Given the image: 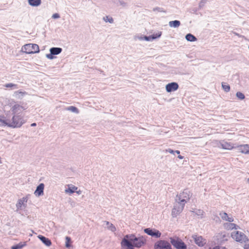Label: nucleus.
I'll use <instances>...</instances> for the list:
<instances>
[{
	"mask_svg": "<svg viewBox=\"0 0 249 249\" xmlns=\"http://www.w3.org/2000/svg\"><path fill=\"white\" fill-rule=\"evenodd\" d=\"M161 34H162V32H160V31L158 32V33H157L156 34H154L151 35L152 36V39H153V40H154V39H155L156 38H159L161 36Z\"/></svg>",
	"mask_w": 249,
	"mask_h": 249,
	"instance_id": "obj_31",
	"label": "nucleus"
},
{
	"mask_svg": "<svg viewBox=\"0 0 249 249\" xmlns=\"http://www.w3.org/2000/svg\"><path fill=\"white\" fill-rule=\"evenodd\" d=\"M171 244L176 249H187V245L179 237L170 238Z\"/></svg>",
	"mask_w": 249,
	"mask_h": 249,
	"instance_id": "obj_6",
	"label": "nucleus"
},
{
	"mask_svg": "<svg viewBox=\"0 0 249 249\" xmlns=\"http://www.w3.org/2000/svg\"><path fill=\"white\" fill-rule=\"evenodd\" d=\"M21 51L26 54H33L39 53V49L36 44H27L22 47Z\"/></svg>",
	"mask_w": 249,
	"mask_h": 249,
	"instance_id": "obj_5",
	"label": "nucleus"
},
{
	"mask_svg": "<svg viewBox=\"0 0 249 249\" xmlns=\"http://www.w3.org/2000/svg\"><path fill=\"white\" fill-rule=\"evenodd\" d=\"M53 53H50L47 54L46 55V56L47 58L50 59H53L54 57L53 56Z\"/></svg>",
	"mask_w": 249,
	"mask_h": 249,
	"instance_id": "obj_40",
	"label": "nucleus"
},
{
	"mask_svg": "<svg viewBox=\"0 0 249 249\" xmlns=\"http://www.w3.org/2000/svg\"><path fill=\"white\" fill-rule=\"evenodd\" d=\"M178 157L179 159H183V157L181 156V155H178Z\"/></svg>",
	"mask_w": 249,
	"mask_h": 249,
	"instance_id": "obj_47",
	"label": "nucleus"
},
{
	"mask_svg": "<svg viewBox=\"0 0 249 249\" xmlns=\"http://www.w3.org/2000/svg\"><path fill=\"white\" fill-rule=\"evenodd\" d=\"M0 126H7L6 116L0 115Z\"/></svg>",
	"mask_w": 249,
	"mask_h": 249,
	"instance_id": "obj_24",
	"label": "nucleus"
},
{
	"mask_svg": "<svg viewBox=\"0 0 249 249\" xmlns=\"http://www.w3.org/2000/svg\"><path fill=\"white\" fill-rule=\"evenodd\" d=\"M191 196L190 192L187 189H185L182 193L177 195L175 200L177 202L180 203V204L185 205L190 200Z\"/></svg>",
	"mask_w": 249,
	"mask_h": 249,
	"instance_id": "obj_4",
	"label": "nucleus"
},
{
	"mask_svg": "<svg viewBox=\"0 0 249 249\" xmlns=\"http://www.w3.org/2000/svg\"><path fill=\"white\" fill-rule=\"evenodd\" d=\"M62 51V49L59 47H52L50 49V52L53 54L57 55L60 53Z\"/></svg>",
	"mask_w": 249,
	"mask_h": 249,
	"instance_id": "obj_17",
	"label": "nucleus"
},
{
	"mask_svg": "<svg viewBox=\"0 0 249 249\" xmlns=\"http://www.w3.org/2000/svg\"><path fill=\"white\" fill-rule=\"evenodd\" d=\"M60 18V15L58 13H55L53 15L52 18L54 19L58 18Z\"/></svg>",
	"mask_w": 249,
	"mask_h": 249,
	"instance_id": "obj_42",
	"label": "nucleus"
},
{
	"mask_svg": "<svg viewBox=\"0 0 249 249\" xmlns=\"http://www.w3.org/2000/svg\"><path fill=\"white\" fill-rule=\"evenodd\" d=\"M185 39L190 42H194L197 40L196 37L191 33L187 34L185 36Z\"/></svg>",
	"mask_w": 249,
	"mask_h": 249,
	"instance_id": "obj_21",
	"label": "nucleus"
},
{
	"mask_svg": "<svg viewBox=\"0 0 249 249\" xmlns=\"http://www.w3.org/2000/svg\"><path fill=\"white\" fill-rule=\"evenodd\" d=\"M31 126H35L36 125V124L35 123H32L31 124Z\"/></svg>",
	"mask_w": 249,
	"mask_h": 249,
	"instance_id": "obj_46",
	"label": "nucleus"
},
{
	"mask_svg": "<svg viewBox=\"0 0 249 249\" xmlns=\"http://www.w3.org/2000/svg\"><path fill=\"white\" fill-rule=\"evenodd\" d=\"M220 215L223 220L230 222L233 221V218L232 217H229L228 214L226 213H220Z\"/></svg>",
	"mask_w": 249,
	"mask_h": 249,
	"instance_id": "obj_20",
	"label": "nucleus"
},
{
	"mask_svg": "<svg viewBox=\"0 0 249 249\" xmlns=\"http://www.w3.org/2000/svg\"><path fill=\"white\" fill-rule=\"evenodd\" d=\"M165 89L167 92H171L178 89V85L176 82H171L166 85Z\"/></svg>",
	"mask_w": 249,
	"mask_h": 249,
	"instance_id": "obj_12",
	"label": "nucleus"
},
{
	"mask_svg": "<svg viewBox=\"0 0 249 249\" xmlns=\"http://www.w3.org/2000/svg\"><path fill=\"white\" fill-rule=\"evenodd\" d=\"M7 126L12 128L20 127L24 123V121L20 115H14L11 118L6 116Z\"/></svg>",
	"mask_w": 249,
	"mask_h": 249,
	"instance_id": "obj_2",
	"label": "nucleus"
},
{
	"mask_svg": "<svg viewBox=\"0 0 249 249\" xmlns=\"http://www.w3.org/2000/svg\"><path fill=\"white\" fill-rule=\"evenodd\" d=\"M154 249H172L171 244L167 241L161 240L154 244Z\"/></svg>",
	"mask_w": 249,
	"mask_h": 249,
	"instance_id": "obj_8",
	"label": "nucleus"
},
{
	"mask_svg": "<svg viewBox=\"0 0 249 249\" xmlns=\"http://www.w3.org/2000/svg\"><path fill=\"white\" fill-rule=\"evenodd\" d=\"M77 189V187L75 186L72 185L71 186H69L68 188L66 190V193H70V194H72L74 193L76 190Z\"/></svg>",
	"mask_w": 249,
	"mask_h": 249,
	"instance_id": "obj_26",
	"label": "nucleus"
},
{
	"mask_svg": "<svg viewBox=\"0 0 249 249\" xmlns=\"http://www.w3.org/2000/svg\"><path fill=\"white\" fill-rule=\"evenodd\" d=\"M180 25V22L179 20H175L173 21H170L169 22V25L171 27L177 28L179 27Z\"/></svg>",
	"mask_w": 249,
	"mask_h": 249,
	"instance_id": "obj_22",
	"label": "nucleus"
},
{
	"mask_svg": "<svg viewBox=\"0 0 249 249\" xmlns=\"http://www.w3.org/2000/svg\"><path fill=\"white\" fill-rule=\"evenodd\" d=\"M28 93L26 91H22L20 90L16 91L14 92L13 96L18 99H22L23 97Z\"/></svg>",
	"mask_w": 249,
	"mask_h": 249,
	"instance_id": "obj_16",
	"label": "nucleus"
},
{
	"mask_svg": "<svg viewBox=\"0 0 249 249\" xmlns=\"http://www.w3.org/2000/svg\"><path fill=\"white\" fill-rule=\"evenodd\" d=\"M28 200L27 196L24 197L21 199L18 200V203L16 204V207L18 209H20L22 205H23L24 202H27Z\"/></svg>",
	"mask_w": 249,
	"mask_h": 249,
	"instance_id": "obj_18",
	"label": "nucleus"
},
{
	"mask_svg": "<svg viewBox=\"0 0 249 249\" xmlns=\"http://www.w3.org/2000/svg\"><path fill=\"white\" fill-rule=\"evenodd\" d=\"M144 232L147 234L156 238H159L161 236V232L158 230L152 229L151 228H146L144 230Z\"/></svg>",
	"mask_w": 249,
	"mask_h": 249,
	"instance_id": "obj_11",
	"label": "nucleus"
},
{
	"mask_svg": "<svg viewBox=\"0 0 249 249\" xmlns=\"http://www.w3.org/2000/svg\"><path fill=\"white\" fill-rule=\"evenodd\" d=\"M106 223V225L109 226L111 223H110L108 221H105Z\"/></svg>",
	"mask_w": 249,
	"mask_h": 249,
	"instance_id": "obj_48",
	"label": "nucleus"
},
{
	"mask_svg": "<svg viewBox=\"0 0 249 249\" xmlns=\"http://www.w3.org/2000/svg\"><path fill=\"white\" fill-rule=\"evenodd\" d=\"M192 237L195 243L200 247H203L207 243L206 240L201 236L194 234L192 236Z\"/></svg>",
	"mask_w": 249,
	"mask_h": 249,
	"instance_id": "obj_10",
	"label": "nucleus"
},
{
	"mask_svg": "<svg viewBox=\"0 0 249 249\" xmlns=\"http://www.w3.org/2000/svg\"><path fill=\"white\" fill-rule=\"evenodd\" d=\"M28 3L30 5L34 7H37L41 3V0H28Z\"/></svg>",
	"mask_w": 249,
	"mask_h": 249,
	"instance_id": "obj_19",
	"label": "nucleus"
},
{
	"mask_svg": "<svg viewBox=\"0 0 249 249\" xmlns=\"http://www.w3.org/2000/svg\"><path fill=\"white\" fill-rule=\"evenodd\" d=\"M26 245V242H20L19 243L13 246L11 249H21Z\"/></svg>",
	"mask_w": 249,
	"mask_h": 249,
	"instance_id": "obj_25",
	"label": "nucleus"
},
{
	"mask_svg": "<svg viewBox=\"0 0 249 249\" xmlns=\"http://www.w3.org/2000/svg\"><path fill=\"white\" fill-rule=\"evenodd\" d=\"M244 249H249V244H245L244 246Z\"/></svg>",
	"mask_w": 249,
	"mask_h": 249,
	"instance_id": "obj_44",
	"label": "nucleus"
},
{
	"mask_svg": "<svg viewBox=\"0 0 249 249\" xmlns=\"http://www.w3.org/2000/svg\"><path fill=\"white\" fill-rule=\"evenodd\" d=\"M38 239L42 241V242L47 247H50L52 244V242L50 239L45 237L42 235H38Z\"/></svg>",
	"mask_w": 249,
	"mask_h": 249,
	"instance_id": "obj_14",
	"label": "nucleus"
},
{
	"mask_svg": "<svg viewBox=\"0 0 249 249\" xmlns=\"http://www.w3.org/2000/svg\"><path fill=\"white\" fill-rule=\"evenodd\" d=\"M107 228L112 231H115L116 230L115 227L111 223L107 227Z\"/></svg>",
	"mask_w": 249,
	"mask_h": 249,
	"instance_id": "obj_38",
	"label": "nucleus"
},
{
	"mask_svg": "<svg viewBox=\"0 0 249 249\" xmlns=\"http://www.w3.org/2000/svg\"><path fill=\"white\" fill-rule=\"evenodd\" d=\"M221 147L224 149L230 150L232 148V146L227 142H223L221 143Z\"/></svg>",
	"mask_w": 249,
	"mask_h": 249,
	"instance_id": "obj_23",
	"label": "nucleus"
},
{
	"mask_svg": "<svg viewBox=\"0 0 249 249\" xmlns=\"http://www.w3.org/2000/svg\"><path fill=\"white\" fill-rule=\"evenodd\" d=\"M153 10L154 11H158L160 12H165V11L162 8H160V7H159L154 8Z\"/></svg>",
	"mask_w": 249,
	"mask_h": 249,
	"instance_id": "obj_36",
	"label": "nucleus"
},
{
	"mask_svg": "<svg viewBox=\"0 0 249 249\" xmlns=\"http://www.w3.org/2000/svg\"><path fill=\"white\" fill-rule=\"evenodd\" d=\"M146 243V240L142 236L136 237L134 234H127L121 241L122 247L126 249H134V247L140 248Z\"/></svg>",
	"mask_w": 249,
	"mask_h": 249,
	"instance_id": "obj_1",
	"label": "nucleus"
},
{
	"mask_svg": "<svg viewBox=\"0 0 249 249\" xmlns=\"http://www.w3.org/2000/svg\"><path fill=\"white\" fill-rule=\"evenodd\" d=\"M175 153H176L178 154H180V151L179 150H175Z\"/></svg>",
	"mask_w": 249,
	"mask_h": 249,
	"instance_id": "obj_49",
	"label": "nucleus"
},
{
	"mask_svg": "<svg viewBox=\"0 0 249 249\" xmlns=\"http://www.w3.org/2000/svg\"><path fill=\"white\" fill-rule=\"evenodd\" d=\"M248 181L249 182V178L248 179Z\"/></svg>",
	"mask_w": 249,
	"mask_h": 249,
	"instance_id": "obj_51",
	"label": "nucleus"
},
{
	"mask_svg": "<svg viewBox=\"0 0 249 249\" xmlns=\"http://www.w3.org/2000/svg\"><path fill=\"white\" fill-rule=\"evenodd\" d=\"M6 88H12L14 89H17L18 88V86L17 84H13V83H8L4 85Z\"/></svg>",
	"mask_w": 249,
	"mask_h": 249,
	"instance_id": "obj_29",
	"label": "nucleus"
},
{
	"mask_svg": "<svg viewBox=\"0 0 249 249\" xmlns=\"http://www.w3.org/2000/svg\"><path fill=\"white\" fill-rule=\"evenodd\" d=\"M1 163V158L0 157V163Z\"/></svg>",
	"mask_w": 249,
	"mask_h": 249,
	"instance_id": "obj_50",
	"label": "nucleus"
},
{
	"mask_svg": "<svg viewBox=\"0 0 249 249\" xmlns=\"http://www.w3.org/2000/svg\"><path fill=\"white\" fill-rule=\"evenodd\" d=\"M213 249H219V247H218V246H215V247H213ZM224 249H226L225 248H224Z\"/></svg>",
	"mask_w": 249,
	"mask_h": 249,
	"instance_id": "obj_45",
	"label": "nucleus"
},
{
	"mask_svg": "<svg viewBox=\"0 0 249 249\" xmlns=\"http://www.w3.org/2000/svg\"><path fill=\"white\" fill-rule=\"evenodd\" d=\"M232 238L237 242H244L249 241V239L246 235L243 232L239 231H234L231 233Z\"/></svg>",
	"mask_w": 249,
	"mask_h": 249,
	"instance_id": "obj_7",
	"label": "nucleus"
},
{
	"mask_svg": "<svg viewBox=\"0 0 249 249\" xmlns=\"http://www.w3.org/2000/svg\"><path fill=\"white\" fill-rule=\"evenodd\" d=\"M239 152L244 154H249V144L241 145L237 147Z\"/></svg>",
	"mask_w": 249,
	"mask_h": 249,
	"instance_id": "obj_15",
	"label": "nucleus"
},
{
	"mask_svg": "<svg viewBox=\"0 0 249 249\" xmlns=\"http://www.w3.org/2000/svg\"><path fill=\"white\" fill-rule=\"evenodd\" d=\"M118 2L120 4V5L122 6L123 7H125L127 6V3L124 1L119 0Z\"/></svg>",
	"mask_w": 249,
	"mask_h": 249,
	"instance_id": "obj_41",
	"label": "nucleus"
},
{
	"mask_svg": "<svg viewBox=\"0 0 249 249\" xmlns=\"http://www.w3.org/2000/svg\"><path fill=\"white\" fill-rule=\"evenodd\" d=\"M66 109L69 111H71L72 112L75 113H79V110L78 109L74 106H70L68 107Z\"/></svg>",
	"mask_w": 249,
	"mask_h": 249,
	"instance_id": "obj_28",
	"label": "nucleus"
},
{
	"mask_svg": "<svg viewBox=\"0 0 249 249\" xmlns=\"http://www.w3.org/2000/svg\"><path fill=\"white\" fill-rule=\"evenodd\" d=\"M228 224V227L229 229H237V225L235 224H234V223H229V224Z\"/></svg>",
	"mask_w": 249,
	"mask_h": 249,
	"instance_id": "obj_37",
	"label": "nucleus"
},
{
	"mask_svg": "<svg viewBox=\"0 0 249 249\" xmlns=\"http://www.w3.org/2000/svg\"><path fill=\"white\" fill-rule=\"evenodd\" d=\"M71 242V239L69 236L66 237V244L65 246L66 248H69L71 247L70 243Z\"/></svg>",
	"mask_w": 249,
	"mask_h": 249,
	"instance_id": "obj_33",
	"label": "nucleus"
},
{
	"mask_svg": "<svg viewBox=\"0 0 249 249\" xmlns=\"http://www.w3.org/2000/svg\"><path fill=\"white\" fill-rule=\"evenodd\" d=\"M222 89L226 92L230 91L231 89L230 85L224 82L222 83Z\"/></svg>",
	"mask_w": 249,
	"mask_h": 249,
	"instance_id": "obj_27",
	"label": "nucleus"
},
{
	"mask_svg": "<svg viewBox=\"0 0 249 249\" xmlns=\"http://www.w3.org/2000/svg\"><path fill=\"white\" fill-rule=\"evenodd\" d=\"M236 96L240 100H243L245 98L244 94L240 91H238L236 92Z\"/></svg>",
	"mask_w": 249,
	"mask_h": 249,
	"instance_id": "obj_32",
	"label": "nucleus"
},
{
	"mask_svg": "<svg viewBox=\"0 0 249 249\" xmlns=\"http://www.w3.org/2000/svg\"><path fill=\"white\" fill-rule=\"evenodd\" d=\"M44 189V184L42 183H40L36 187L34 192V194L37 196H40L43 195Z\"/></svg>",
	"mask_w": 249,
	"mask_h": 249,
	"instance_id": "obj_13",
	"label": "nucleus"
},
{
	"mask_svg": "<svg viewBox=\"0 0 249 249\" xmlns=\"http://www.w3.org/2000/svg\"><path fill=\"white\" fill-rule=\"evenodd\" d=\"M103 19L104 21H105L106 22H108L110 23H112L113 22V19L112 17H109L108 16H105L103 18Z\"/></svg>",
	"mask_w": 249,
	"mask_h": 249,
	"instance_id": "obj_30",
	"label": "nucleus"
},
{
	"mask_svg": "<svg viewBox=\"0 0 249 249\" xmlns=\"http://www.w3.org/2000/svg\"><path fill=\"white\" fill-rule=\"evenodd\" d=\"M143 38H144V39L146 41H151V40H153V39H152V36H144Z\"/></svg>",
	"mask_w": 249,
	"mask_h": 249,
	"instance_id": "obj_39",
	"label": "nucleus"
},
{
	"mask_svg": "<svg viewBox=\"0 0 249 249\" xmlns=\"http://www.w3.org/2000/svg\"><path fill=\"white\" fill-rule=\"evenodd\" d=\"M7 126L12 128L20 127L24 123V121L20 115H14L11 118L6 116Z\"/></svg>",
	"mask_w": 249,
	"mask_h": 249,
	"instance_id": "obj_3",
	"label": "nucleus"
},
{
	"mask_svg": "<svg viewBox=\"0 0 249 249\" xmlns=\"http://www.w3.org/2000/svg\"><path fill=\"white\" fill-rule=\"evenodd\" d=\"M208 0H201L199 3V8L201 9L204 6L206 3L208 1Z\"/></svg>",
	"mask_w": 249,
	"mask_h": 249,
	"instance_id": "obj_34",
	"label": "nucleus"
},
{
	"mask_svg": "<svg viewBox=\"0 0 249 249\" xmlns=\"http://www.w3.org/2000/svg\"><path fill=\"white\" fill-rule=\"evenodd\" d=\"M166 151L168 152H169V153H170L171 154H175V151L172 150V149H170V148H169L168 149H166Z\"/></svg>",
	"mask_w": 249,
	"mask_h": 249,
	"instance_id": "obj_43",
	"label": "nucleus"
},
{
	"mask_svg": "<svg viewBox=\"0 0 249 249\" xmlns=\"http://www.w3.org/2000/svg\"><path fill=\"white\" fill-rule=\"evenodd\" d=\"M184 206L185 205L180 204V203L177 202L176 201V203L174 204V208L172 212L173 216L176 217L177 215L180 213L183 210Z\"/></svg>",
	"mask_w": 249,
	"mask_h": 249,
	"instance_id": "obj_9",
	"label": "nucleus"
},
{
	"mask_svg": "<svg viewBox=\"0 0 249 249\" xmlns=\"http://www.w3.org/2000/svg\"><path fill=\"white\" fill-rule=\"evenodd\" d=\"M19 107L22 108V107H21V106H20L19 105H18V104L15 105L13 107H12V109H13L12 111L13 112V114L16 113V110H17L18 108H19Z\"/></svg>",
	"mask_w": 249,
	"mask_h": 249,
	"instance_id": "obj_35",
	"label": "nucleus"
}]
</instances>
